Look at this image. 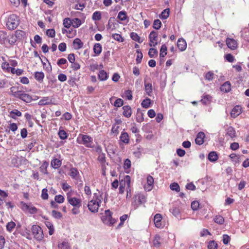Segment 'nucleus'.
Masks as SVG:
<instances>
[{"instance_id":"nucleus-1","label":"nucleus","mask_w":249,"mask_h":249,"mask_svg":"<svg viewBox=\"0 0 249 249\" xmlns=\"http://www.w3.org/2000/svg\"><path fill=\"white\" fill-rule=\"evenodd\" d=\"M19 24V19L15 14L10 15L7 18L6 26L10 30H13L17 28Z\"/></svg>"},{"instance_id":"nucleus-2","label":"nucleus","mask_w":249,"mask_h":249,"mask_svg":"<svg viewBox=\"0 0 249 249\" xmlns=\"http://www.w3.org/2000/svg\"><path fill=\"white\" fill-rule=\"evenodd\" d=\"M92 138L87 135L80 134L77 138V142L83 144L87 147H92Z\"/></svg>"},{"instance_id":"nucleus-3","label":"nucleus","mask_w":249,"mask_h":249,"mask_svg":"<svg viewBox=\"0 0 249 249\" xmlns=\"http://www.w3.org/2000/svg\"><path fill=\"white\" fill-rule=\"evenodd\" d=\"M133 205L135 209H137L140 205L146 202V197L143 194H138L133 197Z\"/></svg>"},{"instance_id":"nucleus-4","label":"nucleus","mask_w":249,"mask_h":249,"mask_svg":"<svg viewBox=\"0 0 249 249\" xmlns=\"http://www.w3.org/2000/svg\"><path fill=\"white\" fill-rule=\"evenodd\" d=\"M105 214L102 217V220L105 224L112 225L116 222V220L112 217V213L110 210H106Z\"/></svg>"},{"instance_id":"nucleus-5","label":"nucleus","mask_w":249,"mask_h":249,"mask_svg":"<svg viewBox=\"0 0 249 249\" xmlns=\"http://www.w3.org/2000/svg\"><path fill=\"white\" fill-rule=\"evenodd\" d=\"M32 232L35 238L37 240H41L44 237L41 228L37 225H33L32 227Z\"/></svg>"},{"instance_id":"nucleus-6","label":"nucleus","mask_w":249,"mask_h":249,"mask_svg":"<svg viewBox=\"0 0 249 249\" xmlns=\"http://www.w3.org/2000/svg\"><path fill=\"white\" fill-rule=\"evenodd\" d=\"M158 33L155 31L150 32L149 35V45L151 47H155L157 44Z\"/></svg>"},{"instance_id":"nucleus-7","label":"nucleus","mask_w":249,"mask_h":249,"mask_svg":"<svg viewBox=\"0 0 249 249\" xmlns=\"http://www.w3.org/2000/svg\"><path fill=\"white\" fill-rule=\"evenodd\" d=\"M100 203L94 200H91L89 201L88 205L89 210L92 213H96L98 212Z\"/></svg>"},{"instance_id":"nucleus-8","label":"nucleus","mask_w":249,"mask_h":249,"mask_svg":"<svg viewBox=\"0 0 249 249\" xmlns=\"http://www.w3.org/2000/svg\"><path fill=\"white\" fill-rule=\"evenodd\" d=\"M67 199L68 202L72 206L77 208L80 207L81 205V200L80 199L72 197L67 195Z\"/></svg>"},{"instance_id":"nucleus-9","label":"nucleus","mask_w":249,"mask_h":249,"mask_svg":"<svg viewBox=\"0 0 249 249\" xmlns=\"http://www.w3.org/2000/svg\"><path fill=\"white\" fill-rule=\"evenodd\" d=\"M154 178L151 176L149 175L147 177V185L144 186L146 190L149 191H151L153 187Z\"/></svg>"},{"instance_id":"nucleus-10","label":"nucleus","mask_w":249,"mask_h":249,"mask_svg":"<svg viewBox=\"0 0 249 249\" xmlns=\"http://www.w3.org/2000/svg\"><path fill=\"white\" fill-rule=\"evenodd\" d=\"M242 112L241 107L239 106H236L233 107L231 112V116L232 118H236Z\"/></svg>"},{"instance_id":"nucleus-11","label":"nucleus","mask_w":249,"mask_h":249,"mask_svg":"<svg viewBox=\"0 0 249 249\" xmlns=\"http://www.w3.org/2000/svg\"><path fill=\"white\" fill-rule=\"evenodd\" d=\"M103 192H100L98 189L96 192L93 194V198L92 200H94L99 203H101L103 198Z\"/></svg>"},{"instance_id":"nucleus-12","label":"nucleus","mask_w":249,"mask_h":249,"mask_svg":"<svg viewBox=\"0 0 249 249\" xmlns=\"http://www.w3.org/2000/svg\"><path fill=\"white\" fill-rule=\"evenodd\" d=\"M205 137V135L204 132H199L196 137L195 139V142L196 144L198 145H201L204 142V138Z\"/></svg>"},{"instance_id":"nucleus-13","label":"nucleus","mask_w":249,"mask_h":249,"mask_svg":"<svg viewBox=\"0 0 249 249\" xmlns=\"http://www.w3.org/2000/svg\"><path fill=\"white\" fill-rule=\"evenodd\" d=\"M10 91L13 96L16 98H19L21 99V96H22L23 92L20 90H17V88L12 87L10 88Z\"/></svg>"},{"instance_id":"nucleus-14","label":"nucleus","mask_w":249,"mask_h":249,"mask_svg":"<svg viewBox=\"0 0 249 249\" xmlns=\"http://www.w3.org/2000/svg\"><path fill=\"white\" fill-rule=\"evenodd\" d=\"M226 43L228 47L231 50L235 49L237 46L236 41L233 39L227 38Z\"/></svg>"},{"instance_id":"nucleus-15","label":"nucleus","mask_w":249,"mask_h":249,"mask_svg":"<svg viewBox=\"0 0 249 249\" xmlns=\"http://www.w3.org/2000/svg\"><path fill=\"white\" fill-rule=\"evenodd\" d=\"M162 216L160 213H157L154 217V222L155 226L157 228H160L161 227Z\"/></svg>"},{"instance_id":"nucleus-16","label":"nucleus","mask_w":249,"mask_h":249,"mask_svg":"<svg viewBox=\"0 0 249 249\" xmlns=\"http://www.w3.org/2000/svg\"><path fill=\"white\" fill-rule=\"evenodd\" d=\"M177 46L180 51H183L186 49L187 44L184 39L179 38L178 41Z\"/></svg>"},{"instance_id":"nucleus-17","label":"nucleus","mask_w":249,"mask_h":249,"mask_svg":"<svg viewBox=\"0 0 249 249\" xmlns=\"http://www.w3.org/2000/svg\"><path fill=\"white\" fill-rule=\"evenodd\" d=\"M8 41V35L6 31H0V43L5 44Z\"/></svg>"},{"instance_id":"nucleus-18","label":"nucleus","mask_w":249,"mask_h":249,"mask_svg":"<svg viewBox=\"0 0 249 249\" xmlns=\"http://www.w3.org/2000/svg\"><path fill=\"white\" fill-rule=\"evenodd\" d=\"M162 242L163 239L159 235H156L153 240V245L156 248H159Z\"/></svg>"},{"instance_id":"nucleus-19","label":"nucleus","mask_w":249,"mask_h":249,"mask_svg":"<svg viewBox=\"0 0 249 249\" xmlns=\"http://www.w3.org/2000/svg\"><path fill=\"white\" fill-rule=\"evenodd\" d=\"M123 114L124 116L129 118L132 114L131 108L129 106H124L123 107Z\"/></svg>"},{"instance_id":"nucleus-20","label":"nucleus","mask_w":249,"mask_h":249,"mask_svg":"<svg viewBox=\"0 0 249 249\" xmlns=\"http://www.w3.org/2000/svg\"><path fill=\"white\" fill-rule=\"evenodd\" d=\"M231 89V85L230 82H225L220 87L221 91L224 92H228Z\"/></svg>"},{"instance_id":"nucleus-21","label":"nucleus","mask_w":249,"mask_h":249,"mask_svg":"<svg viewBox=\"0 0 249 249\" xmlns=\"http://www.w3.org/2000/svg\"><path fill=\"white\" fill-rule=\"evenodd\" d=\"M120 141L124 143H128L129 142V137L127 133L123 132L120 137Z\"/></svg>"},{"instance_id":"nucleus-22","label":"nucleus","mask_w":249,"mask_h":249,"mask_svg":"<svg viewBox=\"0 0 249 249\" xmlns=\"http://www.w3.org/2000/svg\"><path fill=\"white\" fill-rule=\"evenodd\" d=\"M226 136H229L230 138L233 139L236 137V132L234 129L231 127H229L227 130Z\"/></svg>"},{"instance_id":"nucleus-23","label":"nucleus","mask_w":249,"mask_h":249,"mask_svg":"<svg viewBox=\"0 0 249 249\" xmlns=\"http://www.w3.org/2000/svg\"><path fill=\"white\" fill-rule=\"evenodd\" d=\"M49 163L46 161L43 162L42 164L39 167L40 171L44 174H48L47 167H48Z\"/></svg>"},{"instance_id":"nucleus-24","label":"nucleus","mask_w":249,"mask_h":249,"mask_svg":"<svg viewBox=\"0 0 249 249\" xmlns=\"http://www.w3.org/2000/svg\"><path fill=\"white\" fill-rule=\"evenodd\" d=\"M79 173L77 169L75 167H71L70 170L69 175L72 178L76 179L77 177L79 175Z\"/></svg>"},{"instance_id":"nucleus-25","label":"nucleus","mask_w":249,"mask_h":249,"mask_svg":"<svg viewBox=\"0 0 249 249\" xmlns=\"http://www.w3.org/2000/svg\"><path fill=\"white\" fill-rule=\"evenodd\" d=\"M75 49H79L83 47V43L81 40L78 38H75L73 42Z\"/></svg>"},{"instance_id":"nucleus-26","label":"nucleus","mask_w":249,"mask_h":249,"mask_svg":"<svg viewBox=\"0 0 249 249\" xmlns=\"http://www.w3.org/2000/svg\"><path fill=\"white\" fill-rule=\"evenodd\" d=\"M102 47L100 43L95 44L93 47V51L96 54L99 55L102 52Z\"/></svg>"},{"instance_id":"nucleus-27","label":"nucleus","mask_w":249,"mask_h":249,"mask_svg":"<svg viewBox=\"0 0 249 249\" xmlns=\"http://www.w3.org/2000/svg\"><path fill=\"white\" fill-rule=\"evenodd\" d=\"M61 165V160L57 159H53L51 161L52 166L55 169L58 168L59 167H60Z\"/></svg>"},{"instance_id":"nucleus-28","label":"nucleus","mask_w":249,"mask_h":249,"mask_svg":"<svg viewBox=\"0 0 249 249\" xmlns=\"http://www.w3.org/2000/svg\"><path fill=\"white\" fill-rule=\"evenodd\" d=\"M217 159V155L214 151L211 152L208 155V159L211 161H215Z\"/></svg>"},{"instance_id":"nucleus-29","label":"nucleus","mask_w":249,"mask_h":249,"mask_svg":"<svg viewBox=\"0 0 249 249\" xmlns=\"http://www.w3.org/2000/svg\"><path fill=\"white\" fill-rule=\"evenodd\" d=\"M145 90L148 96H151L152 93V85L151 83L145 84Z\"/></svg>"},{"instance_id":"nucleus-30","label":"nucleus","mask_w":249,"mask_h":249,"mask_svg":"<svg viewBox=\"0 0 249 249\" xmlns=\"http://www.w3.org/2000/svg\"><path fill=\"white\" fill-rule=\"evenodd\" d=\"M130 37L133 40L137 41L139 43H141L143 41V40L141 39V37L136 33H131L130 34Z\"/></svg>"},{"instance_id":"nucleus-31","label":"nucleus","mask_w":249,"mask_h":249,"mask_svg":"<svg viewBox=\"0 0 249 249\" xmlns=\"http://www.w3.org/2000/svg\"><path fill=\"white\" fill-rule=\"evenodd\" d=\"M170 13L169 8L164 9L160 15V18L162 19H165L169 17Z\"/></svg>"},{"instance_id":"nucleus-32","label":"nucleus","mask_w":249,"mask_h":249,"mask_svg":"<svg viewBox=\"0 0 249 249\" xmlns=\"http://www.w3.org/2000/svg\"><path fill=\"white\" fill-rule=\"evenodd\" d=\"M61 127H60L58 134L60 139L65 140L68 137V135L66 132L63 129H61Z\"/></svg>"},{"instance_id":"nucleus-33","label":"nucleus","mask_w":249,"mask_h":249,"mask_svg":"<svg viewBox=\"0 0 249 249\" xmlns=\"http://www.w3.org/2000/svg\"><path fill=\"white\" fill-rule=\"evenodd\" d=\"M10 117L13 119H16V116L20 117L22 114L17 109H14L10 112Z\"/></svg>"},{"instance_id":"nucleus-34","label":"nucleus","mask_w":249,"mask_h":249,"mask_svg":"<svg viewBox=\"0 0 249 249\" xmlns=\"http://www.w3.org/2000/svg\"><path fill=\"white\" fill-rule=\"evenodd\" d=\"M98 77L101 81L106 80L108 77L107 72L104 70H101L99 71Z\"/></svg>"},{"instance_id":"nucleus-35","label":"nucleus","mask_w":249,"mask_h":249,"mask_svg":"<svg viewBox=\"0 0 249 249\" xmlns=\"http://www.w3.org/2000/svg\"><path fill=\"white\" fill-rule=\"evenodd\" d=\"M21 100L26 103H30L32 101V97L29 94L23 93L21 96Z\"/></svg>"},{"instance_id":"nucleus-36","label":"nucleus","mask_w":249,"mask_h":249,"mask_svg":"<svg viewBox=\"0 0 249 249\" xmlns=\"http://www.w3.org/2000/svg\"><path fill=\"white\" fill-rule=\"evenodd\" d=\"M167 47L165 44H163L160 50V57H164L167 54Z\"/></svg>"},{"instance_id":"nucleus-37","label":"nucleus","mask_w":249,"mask_h":249,"mask_svg":"<svg viewBox=\"0 0 249 249\" xmlns=\"http://www.w3.org/2000/svg\"><path fill=\"white\" fill-rule=\"evenodd\" d=\"M151 104V100L148 98H146L145 99L143 100L142 102V106L145 108H148Z\"/></svg>"},{"instance_id":"nucleus-38","label":"nucleus","mask_w":249,"mask_h":249,"mask_svg":"<svg viewBox=\"0 0 249 249\" xmlns=\"http://www.w3.org/2000/svg\"><path fill=\"white\" fill-rule=\"evenodd\" d=\"M117 18L121 21L125 20L127 18L126 12L124 11H120L118 13Z\"/></svg>"},{"instance_id":"nucleus-39","label":"nucleus","mask_w":249,"mask_h":249,"mask_svg":"<svg viewBox=\"0 0 249 249\" xmlns=\"http://www.w3.org/2000/svg\"><path fill=\"white\" fill-rule=\"evenodd\" d=\"M158 52L157 49L154 48H151L149 49L148 52V55L150 57L154 58L155 56L158 55Z\"/></svg>"},{"instance_id":"nucleus-40","label":"nucleus","mask_w":249,"mask_h":249,"mask_svg":"<svg viewBox=\"0 0 249 249\" xmlns=\"http://www.w3.org/2000/svg\"><path fill=\"white\" fill-rule=\"evenodd\" d=\"M35 77L36 80L40 82L43 80L44 77V74L42 72H36Z\"/></svg>"},{"instance_id":"nucleus-41","label":"nucleus","mask_w":249,"mask_h":249,"mask_svg":"<svg viewBox=\"0 0 249 249\" xmlns=\"http://www.w3.org/2000/svg\"><path fill=\"white\" fill-rule=\"evenodd\" d=\"M25 35V32L22 30H17L15 32V37L18 39H21Z\"/></svg>"},{"instance_id":"nucleus-42","label":"nucleus","mask_w":249,"mask_h":249,"mask_svg":"<svg viewBox=\"0 0 249 249\" xmlns=\"http://www.w3.org/2000/svg\"><path fill=\"white\" fill-rule=\"evenodd\" d=\"M170 188L172 191H175L177 192H179L180 191V187L179 185L176 182L171 183L170 185Z\"/></svg>"},{"instance_id":"nucleus-43","label":"nucleus","mask_w":249,"mask_h":249,"mask_svg":"<svg viewBox=\"0 0 249 249\" xmlns=\"http://www.w3.org/2000/svg\"><path fill=\"white\" fill-rule=\"evenodd\" d=\"M58 247L59 249H70L69 243L65 241H63L61 243H59Z\"/></svg>"},{"instance_id":"nucleus-44","label":"nucleus","mask_w":249,"mask_h":249,"mask_svg":"<svg viewBox=\"0 0 249 249\" xmlns=\"http://www.w3.org/2000/svg\"><path fill=\"white\" fill-rule=\"evenodd\" d=\"M170 212L176 217H178L180 213V209L178 207H173L170 209Z\"/></svg>"},{"instance_id":"nucleus-45","label":"nucleus","mask_w":249,"mask_h":249,"mask_svg":"<svg viewBox=\"0 0 249 249\" xmlns=\"http://www.w3.org/2000/svg\"><path fill=\"white\" fill-rule=\"evenodd\" d=\"M92 18L95 21L100 20L101 18V12L99 11L95 12L92 15Z\"/></svg>"},{"instance_id":"nucleus-46","label":"nucleus","mask_w":249,"mask_h":249,"mask_svg":"<svg viewBox=\"0 0 249 249\" xmlns=\"http://www.w3.org/2000/svg\"><path fill=\"white\" fill-rule=\"evenodd\" d=\"M217 247L218 245L214 240L209 242L208 244V249H217Z\"/></svg>"},{"instance_id":"nucleus-47","label":"nucleus","mask_w":249,"mask_h":249,"mask_svg":"<svg viewBox=\"0 0 249 249\" xmlns=\"http://www.w3.org/2000/svg\"><path fill=\"white\" fill-rule=\"evenodd\" d=\"M51 100L48 97H44L42 99L39 101V104L40 105H45L49 104Z\"/></svg>"},{"instance_id":"nucleus-48","label":"nucleus","mask_w":249,"mask_h":249,"mask_svg":"<svg viewBox=\"0 0 249 249\" xmlns=\"http://www.w3.org/2000/svg\"><path fill=\"white\" fill-rule=\"evenodd\" d=\"M136 52L138 53V55L137 56L136 61L137 64H140L141 62L142 59L143 57V54L140 50H137Z\"/></svg>"},{"instance_id":"nucleus-49","label":"nucleus","mask_w":249,"mask_h":249,"mask_svg":"<svg viewBox=\"0 0 249 249\" xmlns=\"http://www.w3.org/2000/svg\"><path fill=\"white\" fill-rule=\"evenodd\" d=\"M144 120L143 114L141 111H137L136 121L139 123H141Z\"/></svg>"},{"instance_id":"nucleus-50","label":"nucleus","mask_w":249,"mask_h":249,"mask_svg":"<svg viewBox=\"0 0 249 249\" xmlns=\"http://www.w3.org/2000/svg\"><path fill=\"white\" fill-rule=\"evenodd\" d=\"M161 22L160 21V20L157 19H155L154 21L153 27L154 29H155L156 30H159L161 27Z\"/></svg>"},{"instance_id":"nucleus-51","label":"nucleus","mask_w":249,"mask_h":249,"mask_svg":"<svg viewBox=\"0 0 249 249\" xmlns=\"http://www.w3.org/2000/svg\"><path fill=\"white\" fill-rule=\"evenodd\" d=\"M72 24V22L69 18H65L63 20V25L67 28H69Z\"/></svg>"},{"instance_id":"nucleus-52","label":"nucleus","mask_w":249,"mask_h":249,"mask_svg":"<svg viewBox=\"0 0 249 249\" xmlns=\"http://www.w3.org/2000/svg\"><path fill=\"white\" fill-rule=\"evenodd\" d=\"M214 222L219 224H222L224 222V218L221 215H217L214 219Z\"/></svg>"},{"instance_id":"nucleus-53","label":"nucleus","mask_w":249,"mask_h":249,"mask_svg":"<svg viewBox=\"0 0 249 249\" xmlns=\"http://www.w3.org/2000/svg\"><path fill=\"white\" fill-rule=\"evenodd\" d=\"M16 224L13 221L8 222L6 225L7 230L9 231H11L15 227Z\"/></svg>"},{"instance_id":"nucleus-54","label":"nucleus","mask_w":249,"mask_h":249,"mask_svg":"<svg viewBox=\"0 0 249 249\" xmlns=\"http://www.w3.org/2000/svg\"><path fill=\"white\" fill-rule=\"evenodd\" d=\"M211 96L209 95H206L204 96L203 98L201 99V102L205 105L209 103L211 100Z\"/></svg>"},{"instance_id":"nucleus-55","label":"nucleus","mask_w":249,"mask_h":249,"mask_svg":"<svg viewBox=\"0 0 249 249\" xmlns=\"http://www.w3.org/2000/svg\"><path fill=\"white\" fill-rule=\"evenodd\" d=\"M72 21V23L74 28H78L81 24V20L78 18L73 19Z\"/></svg>"},{"instance_id":"nucleus-56","label":"nucleus","mask_w":249,"mask_h":249,"mask_svg":"<svg viewBox=\"0 0 249 249\" xmlns=\"http://www.w3.org/2000/svg\"><path fill=\"white\" fill-rule=\"evenodd\" d=\"M52 215L53 217L56 219H60L62 216V215L60 212L55 210H53L52 211Z\"/></svg>"},{"instance_id":"nucleus-57","label":"nucleus","mask_w":249,"mask_h":249,"mask_svg":"<svg viewBox=\"0 0 249 249\" xmlns=\"http://www.w3.org/2000/svg\"><path fill=\"white\" fill-rule=\"evenodd\" d=\"M124 104L123 100L121 98H118L114 103V106L116 107H121Z\"/></svg>"},{"instance_id":"nucleus-58","label":"nucleus","mask_w":249,"mask_h":249,"mask_svg":"<svg viewBox=\"0 0 249 249\" xmlns=\"http://www.w3.org/2000/svg\"><path fill=\"white\" fill-rule=\"evenodd\" d=\"M54 200L58 203H62L64 201V197L62 195H57L55 196Z\"/></svg>"},{"instance_id":"nucleus-59","label":"nucleus","mask_w":249,"mask_h":249,"mask_svg":"<svg viewBox=\"0 0 249 249\" xmlns=\"http://www.w3.org/2000/svg\"><path fill=\"white\" fill-rule=\"evenodd\" d=\"M29 212L31 214L36 213L37 212V209L32 205L29 204V208L27 209Z\"/></svg>"},{"instance_id":"nucleus-60","label":"nucleus","mask_w":249,"mask_h":249,"mask_svg":"<svg viewBox=\"0 0 249 249\" xmlns=\"http://www.w3.org/2000/svg\"><path fill=\"white\" fill-rule=\"evenodd\" d=\"M47 192H48V190L46 188H44L42 190L41 198L43 199L46 200L48 198V195Z\"/></svg>"},{"instance_id":"nucleus-61","label":"nucleus","mask_w":249,"mask_h":249,"mask_svg":"<svg viewBox=\"0 0 249 249\" xmlns=\"http://www.w3.org/2000/svg\"><path fill=\"white\" fill-rule=\"evenodd\" d=\"M199 206V203L197 201H194L191 203V208L194 211H196L198 209Z\"/></svg>"},{"instance_id":"nucleus-62","label":"nucleus","mask_w":249,"mask_h":249,"mask_svg":"<svg viewBox=\"0 0 249 249\" xmlns=\"http://www.w3.org/2000/svg\"><path fill=\"white\" fill-rule=\"evenodd\" d=\"M46 34L48 36L51 37H53L55 36V32L54 29H48L46 31Z\"/></svg>"},{"instance_id":"nucleus-63","label":"nucleus","mask_w":249,"mask_h":249,"mask_svg":"<svg viewBox=\"0 0 249 249\" xmlns=\"http://www.w3.org/2000/svg\"><path fill=\"white\" fill-rule=\"evenodd\" d=\"M131 165V161L127 159L124 160V167L125 169H128L130 168Z\"/></svg>"},{"instance_id":"nucleus-64","label":"nucleus","mask_w":249,"mask_h":249,"mask_svg":"<svg viewBox=\"0 0 249 249\" xmlns=\"http://www.w3.org/2000/svg\"><path fill=\"white\" fill-rule=\"evenodd\" d=\"M112 37L116 40L119 41V42H123V38L122 37V36L118 34H115L112 35Z\"/></svg>"}]
</instances>
